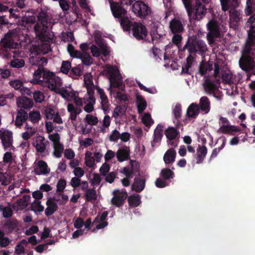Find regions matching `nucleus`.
Masks as SVG:
<instances>
[{"label":"nucleus","mask_w":255,"mask_h":255,"mask_svg":"<svg viewBox=\"0 0 255 255\" xmlns=\"http://www.w3.org/2000/svg\"><path fill=\"white\" fill-rule=\"evenodd\" d=\"M213 18L210 19L207 23V28L208 32L207 34V39L209 44H213L215 41V38L221 37L223 33L222 27L215 19L214 11L212 9L210 10Z\"/></svg>","instance_id":"2"},{"label":"nucleus","mask_w":255,"mask_h":255,"mask_svg":"<svg viewBox=\"0 0 255 255\" xmlns=\"http://www.w3.org/2000/svg\"><path fill=\"white\" fill-rule=\"evenodd\" d=\"M9 65L12 68H21L24 66L25 61L22 59L15 58L10 61Z\"/></svg>","instance_id":"54"},{"label":"nucleus","mask_w":255,"mask_h":255,"mask_svg":"<svg viewBox=\"0 0 255 255\" xmlns=\"http://www.w3.org/2000/svg\"><path fill=\"white\" fill-rule=\"evenodd\" d=\"M203 86L205 92L208 95H211L215 93L217 89L216 85L208 79L205 80Z\"/></svg>","instance_id":"35"},{"label":"nucleus","mask_w":255,"mask_h":255,"mask_svg":"<svg viewBox=\"0 0 255 255\" xmlns=\"http://www.w3.org/2000/svg\"><path fill=\"white\" fill-rule=\"evenodd\" d=\"M132 11L139 17H145L151 12L150 8L141 0L136 1L132 6Z\"/></svg>","instance_id":"8"},{"label":"nucleus","mask_w":255,"mask_h":255,"mask_svg":"<svg viewBox=\"0 0 255 255\" xmlns=\"http://www.w3.org/2000/svg\"><path fill=\"white\" fill-rule=\"evenodd\" d=\"M67 109L68 112L70 114L69 119L72 122L76 120L77 116L82 112L80 108L76 107L72 104H68Z\"/></svg>","instance_id":"28"},{"label":"nucleus","mask_w":255,"mask_h":255,"mask_svg":"<svg viewBox=\"0 0 255 255\" xmlns=\"http://www.w3.org/2000/svg\"><path fill=\"white\" fill-rule=\"evenodd\" d=\"M80 59H81L82 63L86 65H90L93 63L92 57L87 52H83V55Z\"/></svg>","instance_id":"61"},{"label":"nucleus","mask_w":255,"mask_h":255,"mask_svg":"<svg viewBox=\"0 0 255 255\" xmlns=\"http://www.w3.org/2000/svg\"><path fill=\"white\" fill-rule=\"evenodd\" d=\"M45 70L43 68L39 67L38 69L33 74V79L30 81L31 83L39 84L42 86L44 85V80L43 79V72Z\"/></svg>","instance_id":"19"},{"label":"nucleus","mask_w":255,"mask_h":255,"mask_svg":"<svg viewBox=\"0 0 255 255\" xmlns=\"http://www.w3.org/2000/svg\"><path fill=\"white\" fill-rule=\"evenodd\" d=\"M245 55H242L239 60L240 67L244 71H249L255 69V61L254 58Z\"/></svg>","instance_id":"10"},{"label":"nucleus","mask_w":255,"mask_h":255,"mask_svg":"<svg viewBox=\"0 0 255 255\" xmlns=\"http://www.w3.org/2000/svg\"><path fill=\"white\" fill-rule=\"evenodd\" d=\"M212 69V65L205 62H202L200 65L199 72L201 75H204L208 71H210Z\"/></svg>","instance_id":"49"},{"label":"nucleus","mask_w":255,"mask_h":255,"mask_svg":"<svg viewBox=\"0 0 255 255\" xmlns=\"http://www.w3.org/2000/svg\"><path fill=\"white\" fill-rule=\"evenodd\" d=\"M176 152L173 148L168 149L164 154L163 160L165 164H171L175 161Z\"/></svg>","instance_id":"34"},{"label":"nucleus","mask_w":255,"mask_h":255,"mask_svg":"<svg viewBox=\"0 0 255 255\" xmlns=\"http://www.w3.org/2000/svg\"><path fill=\"white\" fill-rule=\"evenodd\" d=\"M10 243V240L5 236L4 231L0 229V247L5 248L8 246Z\"/></svg>","instance_id":"50"},{"label":"nucleus","mask_w":255,"mask_h":255,"mask_svg":"<svg viewBox=\"0 0 255 255\" xmlns=\"http://www.w3.org/2000/svg\"><path fill=\"white\" fill-rule=\"evenodd\" d=\"M142 123L146 127H150L154 122L149 113H144L141 116Z\"/></svg>","instance_id":"53"},{"label":"nucleus","mask_w":255,"mask_h":255,"mask_svg":"<svg viewBox=\"0 0 255 255\" xmlns=\"http://www.w3.org/2000/svg\"><path fill=\"white\" fill-rule=\"evenodd\" d=\"M96 43L98 47L95 45H92L91 46V51L93 56L98 57L100 56L101 53L106 56L109 54V51L106 44L101 39H96Z\"/></svg>","instance_id":"9"},{"label":"nucleus","mask_w":255,"mask_h":255,"mask_svg":"<svg viewBox=\"0 0 255 255\" xmlns=\"http://www.w3.org/2000/svg\"><path fill=\"white\" fill-rule=\"evenodd\" d=\"M96 90L101 101V108L104 111H106L109 109L110 105L108 97L102 89L97 87Z\"/></svg>","instance_id":"24"},{"label":"nucleus","mask_w":255,"mask_h":255,"mask_svg":"<svg viewBox=\"0 0 255 255\" xmlns=\"http://www.w3.org/2000/svg\"><path fill=\"white\" fill-rule=\"evenodd\" d=\"M207 8L203 5L200 0H196L195 5L194 8V13L195 19L197 20L202 19L206 14Z\"/></svg>","instance_id":"14"},{"label":"nucleus","mask_w":255,"mask_h":255,"mask_svg":"<svg viewBox=\"0 0 255 255\" xmlns=\"http://www.w3.org/2000/svg\"><path fill=\"white\" fill-rule=\"evenodd\" d=\"M200 109L199 106L195 103L191 104L187 109V115L188 117L196 118L199 115Z\"/></svg>","instance_id":"33"},{"label":"nucleus","mask_w":255,"mask_h":255,"mask_svg":"<svg viewBox=\"0 0 255 255\" xmlns=\"http://www.w3.org/2000/svg\"><path fill=\"white\" fill-rule=\"evenodd\" d=\"M195 48L197 51L198 50L201 53L206 52L207 50V45L205 42L203 40H197L195 44Z\"/></svg>","instance_id":"58"},{"label":"nucleus","mask_w":255,"mask_h":255,"mask_svg":"<svg viewBox=\"0 0 255 255\" xmlns=\"http://www.w3.org/2000/svg\"><path fill=\"white\" fill-rule=\"evenodd\" d=\"M247 26L250 28L248 30L249 38H255V14L248 19Z\"/></svg>","instance_id":"32"},{"label":"nucleus","mask_w":255,"mask_h":255,"mask_svg":"<svg viewBox=\"0 0 255 255\" xmlns=\"http://www.w3.org/2000/svg\"><path fill=\"white\" fill-rule=\"evenodd\" d=\"M207 153V149L204 145L199 146L197 149V163L202 162Z\"/></svg>","instance_id":"37"},{"label":"nucleus","mask_w":255,"mask_h":255,"mask_svg":"<svg viewBox=\"0 0 255 255\" xmlns=\"http://www.w3.org/2000/svg\"><path fill=\"white\" fill-rule=\"evenodd\" d=\"M31 209L35 212H41L44 210V207L41 205L39 200H35L31 204Z\"/></svg>","instance_id":"59"},{"label":"nucleus","mask_w":255,"mask_h":255,"mask_svg":"<svg viewBox=\"0 0 255 255\" xmlns=\"http://www.w3.org/2000/svg\"><path fill=\"white\" fill-rule=\"evenodd\" d=\"M24 131L21 133V137L23 140H29L36 132L35 128L26 123L24 127Z\"/></svg>","instance_id":"26"},{"label":"nucleus","mask_w":255,"mask_h":255,"mask_svg":"<svg viewBox=\"0 0 255 255\" xmlns=\"http://www.w3.org/2000/svg\"><path fill=\"white\" fill-rule=\"evenodd\" d=\"M198 105L199 106V109L205 114L209 113L211 109V103L207 97H202L199 100V103Z\"/></svg>","instance_id":"27"},{"label":"nucleus","mask_w":255,"mask_h":255,"mask_svg":"<svg viewBox=\"0 0 255 255\" xmlns=\"http://www.w3.org/2000/svg\"><path fill=\"white\" fill-rule=\"evenodd\" d=\"M79 128H80L79 131L83 134L89 133L92 129L91 127L87 123H82L79 125Z\"/></svg>","instance_id":"56"},{"label":"nucleus","mask_w":255,"mask_h":255,"mask_svg":"<svg viewBox=\"0 0 255 255\" xmlns=\"http://www.w3.org/2000/svg\"><path fill=\"white\" fill-rule=\"evenodd\" d=\"M229 13L230 24L236 26L237 23L242 18L241 11L236 9L235 7H230Z\"/></svg>","instance_id":"23"},{"label":"nucleus","mask_w":255,"mask_h":255,"mask_svg":"<svg viewBox=\"0 0 255 255\" xmlns=\"http://www.w3.org/2000/svg\"><path fill=\"white\" fill-rule=\"evenodd\" d=\"M12 176L7 173L0 172V185L6 186L12 181Z\"/></svg>","instance_id":"46"},{"label":"nucleus","mask_w":255,"mask_h":255,"mask_svg":"<svg viewBox=\"0 0 255 255\" xmlns=\"http://www.w3.org/2000/svg\"><path fill=\"white\" fill-rule=\"evenodd\" d=\"M0 140L4 150H13V132L8 129H2L0 131Z\"/></svg>","instance_id":"7"},{"label":"nucleus","mask_w":255,"mask_h":255,"mask_svg":"<svg viewBox=\"0 0 255 255\" xmlns=\"http://www.w3.org/2000/svg\"><path fill=\"white\" fill-rule=\"evenodd\" d=\"M46 204L47 207L45 210V214L47 216L52 215L57 210L58 205L55 199H48Z\"/></svg>","instance_id":"29"},{"label":"nucleus","mask_w":255,"mask_h":255,"mask_svg":"<svg viewBox=\"0 0 255 255\" xmlns=\"http://www.w3.org/2000/svg\"><path fill=\"white\" fill-rule=\"evenodd\" d=\"M145 186V180L140 178H135L132 185V189L136 192L141 191Z\"/></svg>","instance_id":"44"},{"label":"nucleus","mask_w":255,"mask_h":255,"mask_svg":"<svg viewBox=\"0 0 255 255\" xmlns=\"http://www.w3.org/2000/svg\"><path fill=\"white\" fill-rule=\"evenodd\" d=\"M77 92L74 91L71 86L61 87L60 91L57 94H60L63 98L67 101H70L73 97H75Z\"/></svg>","instance_id":"18"},{"label":"nucleus","mask_w":255,"mask_h":255,"mask_svg":"<svg viewBox=\"0 0 255 255\" xmlns=\"http://www.w3.org/2000/svg\"><path fill=\"white\" fill-rule=\"evenodd\" d=\"M128 203L130 206L137 207L140 203V198L139 195H132L128 198Z\"/></svg>","instance_id":"55"},{"label":"nucleus","mask_w":255,"mask_h":255,"mask_svg":"<svg viewBox=\"0 0 255 255\" xmlns=\"http://www.w3.org/2000/svg\"><path fill=\"white\" fill-rule=\"evenodd\" d=\"M116 156L119 162H123L127 160L129 157V148L125 147L123 148L119 149L116 152Z\"/></svg>","instance_id":"30"},{"label":"nucleus","mask_w":255,"mask_h":255,"mask_svg":"<svg viewBox=\"0 0 255 255\" xmlns=\"http://www.w3.org/2000/svg\"><path fill=\"white\" fill-rule=\"evenodd\" d=\"M17 225L18 222L15 219L9 220L5 223V227L9 233H11L12 231L15 230L17 228Z\"/></svg>","instance_id":"57"},{"label":"nucleus","mask_w":255,"mask_h":255,"mask_svg":"<svg viewBox=\"0 0 255 255\" xmlns=\"http://www.w3.org/2000/svg\"><path fill=\"white\" fill-rule=\"evenodd\" d=\"M85 164L90 168H94L95 167V159L93 156V153L87 151L85 154Z\"/></svg>","instance_id":"36"},{"label":"nucleus","mask_w":255,"mask_h":255,"mask_svg":"<svg viewBox=\"0 0 255 255\" xmlns=\"http://www.w3.org/2000/svg\"><path fill=\"white\" fill-rule=\"evenodd\" d=\"M48 143V141L40 135L35 136L32 138V145L34 147L36 152L42 156L48 154L46 149V146Z\"/></svg>","instance_id":"5"},{"label":"nucleus","mask_w":255,"mask_h":255,"mask_svg":"<svg viewBox=\"0 0 255 255\" xmlns=\"http://www.w3.org/2000/svg\"><path fill=\"white\" fill-rule=\"evenodd\" d=\"M221 77L223 81L225 83H234L237 81L235 78L233 77L232 73L230 70H226L222 72Z\"/></svg>","instance_id":"38"},{"label":"nucleus","mask_w":255,"mask_h":255,"mask_svg":"<svg viewBox=\"0 0 255 255\" xmlns=\"http://www.w3.org/2000/svg\"><path fill=\"white\" fill-rule=\"evenodd\" d=\"M136 103L138 113H142L146 107L147 104L146 101L141 95L136 94Z\"/></svg>","instance_id":"43"},{"label":"nucleus","mask_w":255,"mask_h":255,"mask_svg":"<svg viewBox=\"0 0 255 255\" xmlns=\"http://www.w3.org/2000/svg\"><path fill=\"white\" fill-rule=\"evenodd\" d=\"M47 27L44 26L43 23H37L34 26V31L36 36L38 37L40 40L46 41V30Z\"/></svg>","instance_id":"20"},{"label":"nucleus","mask_w":255,"mask_h":255,"mask_svg":"<svg viewBox=\"0 0 255 255\" xmlns=\"http://www.w3.org/2000/svg\"><path fill=\"white\" fill-rule=\"evenodd\" d=\"M255 38H249L242 50V55L251 57H255V42L254 41Z\"/></svg>","instance_id":"15"},{"label":"nucleus","mask_w":255,"mask_h":255,"mask_svg":"<svg viewBox=\"0 0 255 255\" xmlns=\"http://www.w3.org/2000/svg\"><path fill=\"white\" fill-rule=\"evenodd\" d=\"M30 199L29 195H24L22 198L17 200L12 205V207L16 211L24 209L28 205Z\"/></svg>","instance_id":"16"},{"label":"nucleus","mask_w":255,"mask_h":255,"mask_svg":"<svg viewBox=\"0 0 255 255\" xmlns=\"http://www.w3.org/2000/svg\"><path fill=\"white\" fill-rule=\"evenodd\" d=\"M28 119V114L23 109H20L17 110L15 119L14 120V125L17 128H21L23 124Z\"/></svg>","instance_id":"17"},{"label":"nucleus","mask_w":255,"mask_h":255,"mask_svg":"<svg viewBox=\"0 0 255 255\" xmlns=\"http://www.w3.org/2000/svg\"><path fill=\"white\" fill-rule=\"evenodd\" d=\"M133 35L138 39H144L147 35V29L141 23H134L132 24Z\"/></svg>","instance_id":"11"},{"label":"nucleus","mask_w":255,"mask_h":255,"mask_svg":"<svg viewBox=\"0 0 255 255\" xmlns=\"http://www.w3.org/2000/svg\"><path fill=\"white\" fill-rule=\"evenodd\" d=\"M240 130L238 128L232 126L230 124L221 126L218 129L219 132L229 134H233L234 132H238Z\"/></svg>","instance_id":"31"},{"label":"nucleus","mask_w":255,"mask_h":255,"mask_svg":"<svg viewBox=\"0 0 255 255\" xmlns=\"http://www.w3.org/2000/svg\"><path fill=\"white\" fill-rule=\"evenodd\" d=\"M33 172L37 175H46L50 173V169L45 161L40 160L35 163Z\"/></svg>","instance_id":"12"},{"label":"nucleus","mask_w":255,"mask_h":255,"mask_svg":"<svg viewBox=\"0 0 255 255\" xmlns=\"http://www.w3.org/2000/svg\"><path fill=\"white\" fill-rule=\"evenodd\" d=\"M126 109L125 106H117L113 113V117L115 119L121 118L125 114Z\"/></svg>","instance_id":"47"},{"label":"nucleus","mask_w":255,"mask_h":255,"mask_svg":"<svg viewBox=\"0 0 255 255\" xmlns=\"http://www.w3.org/2000/svg\"><path fill=\"white\" fill-rule=\"evenodd\" d=\"M11 207L12 205L9 203H8L7 206H4L2 204H0V211L2 213L3 217L8 218L12 216L13 212Z\"/></svg>","instance_id":"39"},{"label":"nucleus","mask_w":255,"mask_h":255,"mask_svg":"<svg viewBox=\"0 0 255 255\" xmlns=\"http://www.w3.org/2000/svg\"><path fill=\"white\" fill-rule=\"evenodd\" d=\"M16 105L21 109H27L32 107L33 104L32 101L25 97H18L16 99Z\"/></svg>","instance_id":"25"},{"label":"nucleus","mask_w":255,"mask_h":255,"mask_svg":"<svg viewBox=\"0 0 255 255\" xmlns=\"http://www.w3.org/2000/svg\"><path fill=\"white\" fill-rule=\"evenodd\" d=\"M85 105L84 107V110L88 114H90L94 110V105L96 103V100L87 99L85 101Z\"/></svg>","instance_id":"48"},{"label":"nucleus","mask_w":255,"mask_h":255,"mask_svg":"<svg viewBox=\"0 0 255 255\" xmlns=\"http://www.w3.org/2000/svg\"><path fill=\"white\" fill-rule=\"evenodd\" d=\"M162 126L158 125L154 131V139L153 142L157 141L162 136Z\"/></svg>","instance_id":"60"},{"label":"nucleus","mask_w":255,"mask_h":255,"mask_svg":"<svg viewBox=\"0 0 255 255\" xmlns=\"http://www.w3.org/2000/svg\"><path fill=\"white\" fill-rule=\"evenodd\" d=\"M28 245L27 241L25 239L19 242L15 247L14 253L16 255H21L24 253L25 247Z\"/></svg>","instance_id":"41"},{"label":"nucleus","mask_w":255,"mask_h":255,"mask_svg":"<svg viewBox=\"0 0 255 255\" xmlns=\"http://www.w3.org/2000/svg\"><path fill=\"white\" fill-rule=\"evenodd\" d=\"M83 121L85 123H87L92 127L98 123L99 120L96 114H87L84 118Z\"/></svg>","instance_id":"42"},{"label":"nucleus","mask_w":255,"mask_h":255,"mask_svg":"<svg viewBox=\"0 0 255 255\" xmlns=\"http://www.w3.org/2000/svg\"><path fill=\"white\" fill-rule=\"evenodd\" d=\"M40 43L38 44L37 48L35 49L37 53L46 54L51 50L49 44L43 41L40 40Z\"/></svg>","instance_id":"45"},{"label":"nucleus","mask_w":255,"mask_h":255,"mask_svg":"<svg viewBox=\"0 0 255 255\" xmlns=\"http://www.w3.org/2000/svg\"><path fill=\"white\" fill-rule=\"evenodd\" d=\"M48 138L52 143L53 148V155L56 158H60L64 151L63 144L60 141V136L59 133L56 132L49 134Z\"/></svg>","instance_id":"6"},{"label":"nucleus","mask_w":255,"mask_h":255,"mask_svg":"<svg viewBox=\"0 0 255 255\" xmlns=\"http://www.w3.org/2000/svg\"><path fill=\"white\" fill-rule=\"evenodd\" d=\"M101 181L100 176L97 173H94L92 175V177L90 180V182L93 186H96L99 185Z\"/></svg>","instance_id":"64"},{"label":"nucleus","mask_w":255,"mask_h":255,"mask_svg":"<svg viewBox=\"0 0 255 255\" xmlns=\"http://www.w3.org/2000/svg\"><path fill=\"white\" fill-rule=\"evenodd\" d=\"M111 10L115 17H122L125 16L126 11L117 2H110Z\"/></svg>","instance_id":"22"},{"label":"nucleus","mask_w":255,"mask_h":255,"mask_svg":"<svg viewBox=\"0 0 255 255\" xmlns=\"http://www.w3.org/2000/svg\"><path fill=\"white\" fill-rule=\"evenodd\" d=\"M178 133L177 129L173 127H169L165 131L166 136L169 139L175 138L178 134Z\"/></svg>","instance_id":"51"},{"label":"nucleus","mask_w":255,"mask_h":255,"mask_svg":"<svg viewBox=\"0 0 255 255\" xmlns=\"http://www.w3.org/2000/svg\"><path fill=\"white\" fill-rule=\"evenodd\" d=\"M120 23L125 30H128L130 27L132 26L131 22L127 17H122L120 20Z\"/></svg>","instance_id":"63"},{"label":"nucleus","mask_w":255,"mask_h":255,"mask_svg":"<svg viewBox=\"0 0 255 255\" xmlns=\"http://www.w3.org/2000/svg\"><path fill=\"white\" fill-rule=\"evenodd\" d=\"M84 196L87 201L93 202L97 200L98 195L94 189H87L85 191Z\"/></svg>","instance_id":"40"},{"label":"nucleus","mask_w":255,"mask_h":255,"mask_svg":"<svg viewBox=\"0 0 255 255\" xmlns=\"http://www.w3.org/2000/svg\"><path fill=\"white\" fill-rule=\"evenodd\" d=\"M28 118L33 123H36L39 122L41 119V115L38 111H32L28 115Z\"/></svg>","instance_id":"52"},{"label":"nucleus","mask_w":255,"mask_h":255,"mask_svg":"<svg viewBox=\"0 0 255 255\" xmlns=\"http://www.w3.org/2000/svg\"><path fill=\"white\" fill-rule=\"evenodd\" d=\"M104 71L110 80L111 87H119L122 85V78L117 66L107 65Z\"/></svg>","instance_id":"4"},{"label":"nucleus","mask_w":255,"mask_h":255,"mask_svg":"<svg viewBox=\"0 0 255 255\" xmlns=\"http://www.w3.org/2000/svg\"><path fill=\"white\" fill-rule=\"evenodd\" d=\"M19 37L13 32H9L5 34L3 39L0 41V56L6 59L11 57L9 51L11 48H16L19 46Z\"/></svg>","instance_id":"1"},{"label":"nucleus","mask_w":255,"mask_h":255,"mask_svg":"<svg viewBox=\"0 0 255 255\" xmlns=\"http://www.w3.org/2000/svg\"><path fill=\"white\" fill-rule=\"evenodd\" d=\"M169 27L173 34L180 33L184 30L183 25L181 20L177 18L173 19L170 22Z\"/></svg>","instance_id":"21"},{"label":"nucleus","mask_w":255,"mask_h":255,"mask_svg":"<svg viewBox=\"0 0 255 255\" xmlns=\"http://www.w3.org/2000/svg\"><path fill=\"white\" fill-rule=\"evenodd\" d=\"M161 175L164 179L173 178L174 173L169 169L165 168L161 171Z\"/></svg>","instance_id":"62"},{"label":"nucleus","mask_w":255,"mask_h":255,"mask_svg":"<svg viewBox=\"0 0 255 255\" xmlns=\"http://www.w3.org/2000/svg\"><path fill=\"white\" fill-rule=\"evenodd\" d=\"M43 79L44 85L51 91L57 94L60 91L62 87V82L61 78L56 76L53 73L49 71H45L43 72Z\"/></svg>","instance_id":"3"},{"label":"nucleus","mask_w":255,"mask_h":255,"mask_svg":"<svg viewBox=\"0 0 255 255\" xmlns=\"http://www.w3.org/2000/svg\"><path fill=\"white\" fill-rule=\"evenodd\" d=\"M113 195V197L111 199V203L117 207L121 206L127 197V194L126 192L119 190H114Z\"/></svg>","instance_id":"13"}]
</instances>
